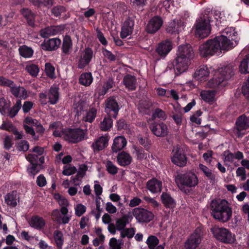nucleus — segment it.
Returning <instances> with one entry per match:
<instances>
[{
	"mask_svg": "<svg viewBox=\"0 0 249 249\" xmlns=\"http://www.w3.org/2000/svg\"><path fill=\"white\" fill-rule=\"evenodd\" d=\"M231 42L224 35L216 36L213 39L207 40L199 47V52L202 57L213 55L221 50H228L233 47Z\"/></svg>",
	"mask_w": 249,
	"mask_h": 249,
	"instance_id": "obj_1",
	"label": "nucleus"
},
{
	"mask_svg": "<svg viewBox=\"0 0 249 249\" xmlns=\"http://www.w3.org/2000/svg\"><path fill=\"white\" fill-rule=\"evenodd\" d=\"M210 210L214 219L223 223L228 221L232 216V209L225 199L213 200L210 204Z\"/></svg>",
	"mask_w": 249,
	"mask_h": 249,
	"instance_id": "obj_2",
	"label": "nucleus"
},
{
	"mask_svg": "<svg viewBox=\"0 0 249 249\" xmlns=\"http://www.w3.org/2000/svg\"><path fill=\"white\" fill-rule=\"evenodd\" d=\"M175 180L179 190L185 194H188L190 190L194 188L198 184V177L191 171L178 174L175 176Z\"/></svg>",
	"mask_w": 249,
	"mask_h": 249,
	"instance_id": "obj_3",
	"label": "nucleus"
},
{
	"mask_svg": "<svg viewBox=\"0 0 249 249\" xmlns=\"http://www.w3.org/2000/svg\"><path fill=\"white\" fill-rule=\"evenodd\" d=\"M210 22L209 17H199L196 19L194 26L196 37L203 39L210 35L212 30Z\"/></svg>",
	"mask_w": 249,
	"mask_h": 249,
	"instance_id": "obj_4",
	"label": "nucleus"
},
{
	"mask_svg": "<svg viewBox=\"0 0 249 249\" xmlns=\"http://www.w3.org/2000/svg\"><path fill=\"white\" fill-rule=\"evenodd\" d=\"M214 237L218 241L225 244H232L236 240L235 236L229 230L225 228L214 226L211 228Z\"/></svg>",
	"mask_w": 249,
	"mask_h": 249,
	"instance_id": "obj_5",
	"label": "nucleus"
},
{
	"mask_svg": "<svg viewBox=\"0 0 249 249\" xmlns=\"http://www.w3.org/2000/svg\"><path fill=\"white\" fill-rule=\"evenodd\" d=\"M203 233L200 228H196L187 238L184 243L186 249H196L202 240Z\"/></svg>",
	"mask_w": 249,
	"mask_h": 249,
	"instance_id": "obj_6",
	"label": "nucleus"
},
{
	"mask_svg": "<svg viewBox=\"0 0 249 249\" xmlns=\"http://www.w3.org/2000/svg\"><path fill=\"white\" fill-rule=\"evenodd\" d=\"M87 130L80 128L70 129L65 133L64 138L67 141L75 143L82 141L87 134Z\"/></svg>",
	"mask_w": 249,
	"mask_h": 249,
	"instance_id": "obj_7",
	"label": "nucleus"
},
{
	"mask_svg": "<svg viewBox=\"0 0 249 249\" xmlns=\"http://www.w3.org/2000/svg\"><path fill=\"white\" fill-rule=\"evenodd\" d=\"M249 128V117L245 115L239 116L236 120L233 133L237 137H241L245 131Z\"/></svg>",
	"mask_w": 249,
	"mask_h": 249,
	"instance_id": "obj_8",
	"label": "nucleus"
},
{
	"mask_svg": "<svg viewBox=\"0 0 249 249\" xmlns=\"http://www.w3.org/2000/svg\"><path fill=\"white\" fill-rule=\"evenodd\" d=\"M132 214L138 222L142 223L149 222L154 218L152 212L140 207L134 208L132 211Z\"/></svg>",
	"mask_w": 249,
	"mask_h": 249,
	"instance_id": "obj_9",
	"label": "nucleus"
},
{
	"mask_svg": "<svg viewBox=\"0 0 249 249\" xmlns=\"http://www.w3.org/2000/svg\"><path fill=\"white\" fill-rule=\"evenodd\" d=\"M177 8L171 0H165L159 3L156 9V14L162 15H173L175 14Z\"/></svg>",
	"mask_w": 249,
	"mask_h": 249,
	"instance_id": "obj_10",
	"label": "nucleus"
},
{
	"mask_svg": "<svg viewBox=\"0 0 249 249\" xmlns=\"http://www.w3.org/2000/svg\"><path fill=\"white\" fill-rule=\"evenodd\" d=\"M171 157L172 162L179 167H183L187 163V158L183 150L180 147L174 148Z\"/></svg>",
	"mask_w": 249,
	"mask_h": 249,
	"instance_id": "obj_11",
	"label": "nucleus"
},
{
	"mask_svg": "<svg viewBox=\"0 0 249 249\" xmlns=\"http://www.w3.org/2000/svg\"><path fill=\"white\" fill-rule=\"evenodd\" d=\"M191 63V59L177 55L175 60L174 68L176 75L185 72Z\"/></svg>",
	"mask_w": 249,
	"mask_h": 249,
	"instance_id": "obj_12",
	"label": "nucleus"
},
{
	"mask_svg": "<svg viewBox=\"0 0 249 249\" xmlns=\"http://www.w3.org/2000/svg\"><path fill=\"white\" fill-rule=\"evenodd\" d=\"M163 22L160 17H153L148 21L145 30L149 34H154L160 30Z\"/></svg>",
	"mask_w": 249,
	"mask_h": 249,
	"instance_id": "obj_13",
	"label": "nucleus"
},
{
	"mask_svg": "<svg viewBox=\"0 0 249 249\" xmlns=\"http://www.w3.org/2000/svg\"><path fill=\"white\" fill-rule=\"evenodd\" d=\"M134 25V17H128L124 21L122 27L120 36L122 38H124L130 36L132 33Z\"/></svg>",
	"mask_w": 249,
	"mask_h": 249,
	"instance_id": "obj_14",
	"label": "nucleus"
},
{
	"mask_svg": "<svg viewBox=\"0 0 249 249\" xmlns=\"http://www.w3.org/2000/svg\"><path fill=\"white\" fill-rule=\"evenodd\" d=\"M152 132L156 136L163 137L168 134L166 125L163 123L160 124L153 123L149 126Z\"/></svg>",
	"mask_w": 249,
	"mask_h": 249,
	"instance_id": "obj_15",
	"label": "nucleus"
},
{
	"mask_svg": "<svg viewBox=\"0 0 249 249\" xmlns=\"http://www.w3.org/2000/svg\"><path fill=\"white\" fill-rule=\"evenodd\" d=\"M106 107L105 112L108 114L112 111L114 113L112 117L116 118L119 110V105L116 100L113 97L109 98L106 101Z\"/></svg>",
	"mask_w": 249,
	"mask_h": 249,
	"instance_id": "obj_16",
	"label": "nucleus"
},
{
	"mask_svg": "<svg viewBox=\"0 0 249 249\" xmlns=\"http://www.w3.org/2000/svg\"><path fill=\"white\" fill-rule=\"evenodd\" d=\"M185 22L183 19H175L170 22L166 28V31L170 33H178L183 28Z\"/></svg>",
	"mask_w": 249,
	"mask_h": 249,
	"instance_id": "obj_17",
	"label": "nucleus"
},
{
	"mask_svg": "<svg viewBox=\"0 0 249 249\" xmlns=\"http://www.w3.org/2000/svg\"><path fill=\"white\" fill-rule=\"evenodd\" d=\"M93 55V51L91 49L87 48L85 49L84 53L79 60L78 67L80 69L84 68L90 61Z\"/></svg>",
	"mask_w": 249,
	"mask_h": 249,
	"instance_id": "obj_18",
	"label": "nucleus"
},
{
	"mask_svg": "<svg viewBox=\"0 0 249 249\" xmlns=\"http://www.w3.org/2000/svg\"><path fill=\"white\" fill-rule=\"evenodd\" d=\"M177 55L191 59L194 56L192 47L189 44L179 46Z\"/></svg>",
	"mask_w": 249,
	"mask_h": 249,
	"instance_id": "obj_19",
	"label": "nucleus"
},
{
	"mask_svg": "<svg viewBox=\"0 0 249 249\" xmlns=\"http://www.w3.org/2000/svg\"><path fill=\"white\" fill-rule=\"evenodd\" d=\"M162 183L161 181L153 178L148 180L146 183V187L151 193H157L161 191Z\"/></svg>",
	"mask_w": 249,
	"mask_h": 249,
	"instance_id": "obj_20",
	"label": "nucleus"
},
{
	"mask_svg": "<svg viewBox=\"0 0 249 249\" xmlns=\"http://www.w3.org/2000/svg\"><path fill=\"white\" fill-rule=\"evenodd\" d=\"M28 223L31 227L37 230L43 229L46 224L45 220L38 215L32 216Z\"/></svg>",
	"mask_w": 249,
	"mask_h": 249,
	"instance_id": "obj_21",
	"label": "nucleus"
},
{
	"mask_svg": "<svg viewBox=\"0 0 249 249\" xmlns=\"http://www.w3.org/2000/svg\"><path fill=\"white\" fill-rule=\"evenodd\" d=\"M89 106L87 103L83 101H79L73 105V112L75 113V116L78 118L83 114L89 109Z\"/></svg>",
	"mask_w": 249,
	"mask_h": 249,
	"instance_id": "obj_22",
	"label": "nucleus"
},
{
	"mask_svg": "<svg viewBox=\"0 0 249 249\" xmlns=\"http://www.w3.org/2000/svg\"><path fill=\"white\" fill-rule=\"evenodd\" d=\"M172 49L171 43L169 40H166L160 43L156 49L157 53L161 56H165Z\"/></svg>",
	"mask_w": 249,
	"mask_h": 249,
	"instance_id": "obj_23",
	"label": "nucleus"
},
{
	"mask_svg": "<svg viewBox=\"0 0 249 249\" xmlns=\"http://www.w3.org/2000/svg\"><path fill=\"white\" fill-rule=\"evenodd\" d=\"M108 141L107 136H102L97 139L91 145L94 151H99L107 146Z\"/></svg>",
	"mask_w": 249,
	"mask_h": 249,
	"instance_id": "obj_24",
	"label": "nucleus"
},
{
	"mask_svg": "<svg viewBox=\"0 0 249 249\" xmlns=\"http://www.w3.org/2000/svg\"><path fill=\"white\" fill-rule=\"evenodd\" d=\"M61 43L60 39L57 38L50 39L41 44L42 49L52 51L57 49Z\"/></svg>",
	"mask_w": 249,
	"mask_h": 249,
	"instance_id": "obj_25",
	"label": "nucleus"
},
{
	"mask_svg": "<svg viewBox=\"0 0 249 249\" xmlns=\"http://www.w3.org/2000/svg\"><path fill=\"white\" fill-rule=\"evenodd\" d=\"M234 68L231 64H229L225 67L219 69L218 74L221 75V78L227 80L230 78L234 74Z\"/></svg>",
	"mask_w": 249,
	"mask_h": 249,
	"instance_id": "obj_26",
	"label": "nucleus"
},
{
	"mask_svg": "<svg viewBox=\"0 0 249 249\" xmlns=\"http://www.w3.org/2000/svg\"><path fill=\"white\" fill-rule=\"evenodd\" d=\"M210 74V71L206 66H201L196 70L194 77L198 80H206Z\"/></svg>",
	"mask_w": 249,
	"mask_h": 249,
	"instance_id": "obj_27",
	"label": "nucleus"
},
{
	"mask_svg": "<svg viewBox=\"0 0 249 249\" xmlns=\"http://www.w3.org/2000/svg\"><path fill=\"white\" fill-rule=\"evenodd\" d=\"M127 142L124 137L118 136L116 137L112 145V150L113 152L117 153L121 150L126 144Z\"/></svg>",
	"mask_w": 249,
	"mask_h": 249,
	"instance_id": "obj_28",
	"label": "nucleus"
},
{
	"mask_svg": "<svg viewBox=\"0 0 249 249\" xmlns=\"http://www.w3.org/2000/svg\"><path fill=\"white\" fill-rule=\"evenodd\" d=\"M119 164L122 166H125L130 164L132 161V157L125 152L120 153L117 157Z\"/></svg>",
	"mask_w": 249,
	"mask_h": 249,
	"instance_id": "obj_29",
	"label": "nucleus"
},
{
	"mask_svg": "<svg viewBox=\"0 0 249 249\" xmlns=\"http://www.w3.org/2000/svg\"><path fill=\"white\" fill-rule=\"evenodd\" d=\"M137 80L135 76L127 74L124 76L123 83L125 87L129 90H134L136 88Z\"/></svg>",
	"mask_w": 249,
	"mask_h": 249,
	"instance_id": "obj_30",
	"label": "nucleus"
},
{
	"mask_svg": "<svg viewBox=\"0 0 249 249\" xmlns=\"http://www.w3.org/2000/svg\"><path fill=\"white\" fill-rule=\"evenodd\" d=\"M97 109L95 107H91L82 116L81 120L85 122L92 123L96 117Z\"/></svg>",
	"mask_w": 249,
	"mask_h": 249,
	"instance_id": "obj_31",
	"label": "nucleus"
},
{
	"mask_svg": "<svg viewBox=\"0 0 249 249\" xmlns=\"http://www.w3.org/2000/svg\"><path fill=\"white\" fill-rule=\"evenodd\" d=\"M18 199V193L16 191H13L8 193L5 196V203L9 206L11 207H15L17 205V201Z\"/></svg>",
	"mask_w": 249,
	"mask_h": 249,
	"instance_id": "obj_32",
	"label": "nucleus"
},
{
	"mask_svg": "<svg viewBox=\"0 0 249 249\" xmlns=\"http://www.w3.org/2000/svg\"><path fill=\"white\" fill-rule=\"evenodd\" d=\"M49 102L51 104H56L58 100L59 94H58V88L56 87H52L49 90L48 94Z\"/></svg>",
	"mask_w": 249,
	"mask_h": 249,
	"instance_id": "obj_33",
	"label": "nucleus"
},
{
	"mask_svg": "<svg viewBox=\"0 0 249 249\" xmlns=\"http://www.w3.org/2000/svg\"><path fill=\"white\" fill-rule=\"evenodd\" d=\"M152 103L149 101H141L139 105L138 109L142 114H149L151 111Z\"/></svg>",
	"mask_w": 249,
	"mask_h": 249,
	"instance_id": "obj_34",
	"label": "nucleus"
},
{
	"mask_svg": "<svg viewBox=\"0 0 249 249\" xmlns=\"http://www.w3.org/2000/svg\"><path fill=\"white\" fill-rule=\"evenodd\" d=\"M72 43L71 37L69 36H65L64 37L62 43V52L66 54H69L72 49Z\"/></svg>",
	"mask_w": 249,
	"mask_h": 249,
	"instance_id": "obj_35",
	"label": "nucleus"
},
{
	"mask_svg": "<svg viewBox=\"0 0 249 249\" xmlns=\"http://www.w3.org/2000/svg\"><path fill=\"white\" fill-rule=\"evenodd\" d=\"M215 92L214 90H203L200 92L201 98L208 103L213 102L215 99Z\"/></svg>",
	"mask_w": 249,
	"mask_h": 249,
	"instance_id": "obj_36",
	"label": "nucleus"
},
{
	"mask_svg": "<svg viewBox=\"0 0 249 249\" xmlns=\"http://www.w3.org/2000/svg\"><path fill=\"white\" fill-rule=\"evenodd\" d=\"M162 202L166 207L172 208L175 205V202L171 196L167 194L163 193L161 196Z\"/></svg>",
	"mask_w": 249,
	"mask_h": 249,
	"instance_id": "obj_37",
	"label": "nucleus"
},
{
	"mask_svg": "<svg viewBox=\"0 0 249 249\" xmlns=\"http://www.w3.org/2000/svg\"><path fill=\"white\" fill-rule=\"evenodd\" d=\"M79 80L81 84L85 86H89L93 80L91 73L90 72L82 73L80 75Z\"/></svg>",
	"mask_w": 249,
	"mask_h": 249,
	"instance_id": "obj_38",
	"label": "nucleus"
},
{
	"mask_svg": "<svg viewBox=\"0 0 249 249\" xmlns=\"http://www.w3.org/2000/svg\"><path fill=\"white\" fill-rule=\"evenodd\" d=\"M55 198L57 199L58 203L60 206H61L60 210L61 213L63 215L67 214L68 210L67 206L68 205V201L59 195L55 196Z\"/></svg>",
	"mask_w": 249,
	"mask_h": 249,
	"instance_id": "obj_39",
	"label": "nucleus"
},
{
	"mask_svg": "<svg viewBox=\"0 0 249 249\" xmlns=\"http://www.w3.org/2000/svg\"><path fill=\"white\" fill-rule=\"evenodd\" d=\"M112 126V121L110 116H107L104 117L103 121L100 124V128L102 131H107Z\"/></svg>",
	"mask_w": 249,
	"mask_h": 249,
	"instance_id": "obj_40",
	"label": "nucleus"
},
{
	"mask_svg": "<svg viewBox=\"0 0 249 249\" xmlns=\"http://www.w3.org/2000/svg\"><path fill=\"white\" fill-rule=\"evenodd\" d=\"M18 51L20 55L24 58L31 57L33 54V50L26 45H22L19 47Z\"/></svg>",
	"mask_w": 249,
	"mask_h": 249,
	"instance_id": "obj_41",
	"label": "nucleus"
},
{
	"mask_svg": "<svg viewBox=\"0 0 249 249\" xmlns=\"http://www.w3.org/2000/svg\"><path fill=\"white\" fill-rule=\"evenodd\" d=\"M53 237L57 247L61 249L64 242V237L62 232L56 230L53 232Z\"/></svg>",
	"mask_w": 249,
	"mask_h": 249,
	"instance_id": "obj_42",
	"label": "nucleus"
},
{
	"mask_svg": "<svg viewBox=\"0 0 249 249\" xmlns=\"http://www.w3.org/2000/svg\"><path fill=\"white\" fill-rule=\"evenodd\" d=\"M57 33V30H56L55 27H47L40 30V36L43 38H47L51 36L55 35Z\"/></svg>",
	"mask_w": 249,
	"mask_h": 249,
	"instance_id": "obj_43",
	"label": "nucleus"
},
{
	"mask_svg": "<svg viewBox=\"0 0 249 249\" xmlns=\"http://www.w3.org/2000/svg\"><path fill=\"white\" fill-rule=\"evenodd\" d=\"M130 217L128 215H124L116 221V226L117 229L119 231L123 230L126 225L129 223V219Z\"/></svg>",
	"mask_w": 249,
	"mask_h": 249,
	"instance_id": "obj_44",
	"label": "nucleus"
},
{
	"mask_svg": "<svg viewBox=\"0 0 249 249\" xmlns=\"http://www.w3.org/2000/svg\"><path fill=\"white\" fill-rule=\"evenodd\" d=\"M104 163L107 171L109 174L112 175H115L118 173V168L111 161L107 160L106 161L104 162Z\"/></svg>",
	"mask_w": 249,
	"mask_h": 249,
	"instance_id": "obj_45",
	"label": "nucleus"
},
{
	"mask_svg": "<svg viewBox=\"0 0 249 249\" xmlns=\"http://www.w3.org/2000/svg\"><path fill=\"white\" fill-rule=\"evenodd\" d=\"M239 70L242 73H249V55L247 56L246 57L241 61Z\"/></svg>",
	"mask_w": 249,
	"mask_h": 249,
	"instance_id": "obj_46",
	"label": "nucleus"
},
{
	"mask_svg": "<svg viewBox=\"0 0 249 249\" xmlns=\"http://www.w3.org/2000/svg\"><path fill=\"white\" fill-rule=\"evenodd\" d=\"M22 107L21 101L20 100H18L16 104L11 108L9 112L8 115L11 118L14 117L18 113V111Z\"/></svg>",
	"mask_w": 249,
	"mask_h": 249,
	"instance_id": "obj_47",
	"label": "nucleus"
},
{
	"mask_svg": "<svg viewBox=\"0 0 249 249\" xmlns=\"http://www.w3.org/2000/svg\"><path fill=\"white\" fill-rule=\"evenodd\" d=\"M223 79L219 77V75L217 74L215 75V77L212 79L210 80L208 83L207 86L209 88H215L219 86L223 81Z\"/></svg>",
	"mask_w": 249,
	"mask_h": 249,
	"instance_id": "obj_48",
	"label": "nucleus"
},
{
	"mask_svg": "<svg viewBox=\"0 0 249 249\" xmlns=\"http://www.w3.org/2000/svg\"><path fill=\"white\" fill-rule=\"evenodd\" d=\"M149 249H154L159 244V240L154 235L149 236L146 242Z\"/></svg>",
	"mask_w": 249,
	"mask_h": 249,
	"instance_id": "obj_49",
	"label": "nucleus"
},
{
	"mask_svg": "<svg viewBox=\"0 0 249 249\" xmlns=\"http://www.w3.org/2000/svg\"><path fill=\"white\" fill-rule=\"evenodd\" d=\"M223 35L227 37V39H229L231 42V41L228 38L231 37V40H235V38H233L232 37L235 36H237V33L235 31V28L233 27H229L226 28L223 31Z\"/></svg>",
	"mask_w": 249,
	"mask_h": 249,
	"instance_id": "obj_50",
	"label": "nucleus"
},
{
	"mask_svg": "<svg viewBox=\"0 0 249 249\" xmlns=\"http://www.w3.org/2000/svg\"><path fill=\"white\" fill-rule=\"evenodd\" d=\"M25 69L27 72L33 77H36L39 71L38 67L33 64L27 65L26 66Z\"/></svg>",
	"mask_w": 249,
	"mask_h": 249,
	"instance_id": "obj_51",
	"label": "nucleus"
},
{
	"mask_svg": "<svg viewBox=\"0 0 249 249\" xmlns=\"http://www.w3.org/2000/svg\"><path fill=\"white\" fill-rule=\"evenodd\" d=\"M199 166L200 169L209 179L212 180H214L215 175L212 173L211 170L202 164H200Z\"/></svg>",
	"mask_w": 249,
	"mask_h": 249,
	"instance_id": "obj_52",
	"label": "nucleus"
},
{
	"mask_svg": "<svg viewBox=\"0 0 249 249\" xmlns=\"http://www.w3.org/2000/svg\"><path fill=\"white\" fill-rule=\"evenodd\" d=\"M135 234V230L133 228H129L123 229L121 231V237L124 238L125 237L128 238H132Z\"/></svg>",
	"mask_w": 249,
	"mask_h": 249,
	"instance_id": "obj_53",
	"label": "nucleus"
},
{
	"mask_svg": "<svg viewBox=\"0 0 249 249\" xmlns=\"http://www.w3.org/2000/svg\"><path fill=\"white\" fill-rule=\"evenodd\" d=\"M10 105L4 98H0V112L2 114H5Z\"/></svg>",
	"mask_w": 249,
	"mask_h": 249,
	"instance_id": "obj_54",
	"label": "nucleus"
},
{
	"mask_svg": "<svg viewBox=\"0 0 249 249\" xmlns=\"http://www.w3.org/2000/svg\"><path fill=\"white\" fill-rule=\"evenodd\" d=\"M17 148L19 151L25 152L29 149V144L27 141H21L17 144Z\"/></svg>",
	"mask_w": 249,
	"mask_h": 249,
	"instance_id": "obj_55",
	"label": "nucleus"
},
{
	"mask_svg": "<svg viewBox=\"0 0 249 249\" xmlns=\"http://www.w3.org/2000/svg\"><path fill=\"white\" fill-rule=\"evenodd\" d=\"M23 126H24V128L26 131V132L28 134H30L31 135H32L33 138L35 140H38V139H39V136L38 135H36L35 133V130H34V129L27 125V124H24L23 125Z\"/></svg>",
	"mask_w": 249,
	"mask_h": 249,
	"instance_id": "obj_56",
	"label": "nucleus"
},
{
	"mask_svg": "<svg viewBox=\"0 0 249 249\" xmlns=\"http://www.w3.org/2000/svg\"><path fill=\"white\" fill-rule=\"evenodd\" d=\"M76 169L74 166H66L62 172V174L65 176H70L75 174Z\"/></svg>",
	"mask_w": 249,
	"mask_h": 249,
	"instance_id": "obj_57",
	"label": "nucleus"
},
{
	"mask_svg": "<svg viewBox=\"0 0 249 249\" xmlns=\"http://www.w3.org/2000/svg\"><path fill=\"white\" fill-rule=\"evenodd\" d=\"M152 117L153 120L155 119L156 118L164 120L166 119V115L164 111H163L161 109L157 108L155 110V111L153 114Z\"/></svg>",
	"mask_w": 249,
	"mask_h": 249,
	"instance_id": "obj_58",
	"label": "nucleus"
},
{
	"mask_svg": "<svg viewBox=\"0 0 249 249\" xmlns=\"http://www.w3.org/2000/svg\"><path fill=\"white\" fill-rule=\"evenodd\" d=\"M45 71L47 76L51 78L53 77L54 68L50 63L46 64Z\"/></svg>",
	"mask_w": 249,
	"mask_h": 249,
	"instance_id": "obj_59",
	"label": "nucleus"
},
{
	"mask_svg": "<svg viewBox=\"0 0 249 249\" xmlns=\"http://www.w3.org/2000/svg\"><path fill=\"white\" fill-rule=\"evenodd\" d=\"M66 10V8L63 6H57L53 8L52 12L54 16H59L63 14Z\"/></svg>",
	"mask_w": 249,
	"mask_h": 249,
	"instance_id": "obj_60",
	"label": "nucleus"
},
{
	"mask_svg": "<svg viewBox=\"0 0 249 249\" xmlns=\"http://www.w3.org/2000/svg\"><path fill=\"white\" fill-rule=\"evenodd\" d=\"M14 81L3 76H0V86L3 87H11Z\"/></svg>",
	"mask_w": 249,
	"mask_h": 249,
	"instance_id": "obj_61",
	"label": "nucleus"
},
{
	"mask_svg": "<svg viewBox=\"0 0 249 249\" xmlns=\"http://www.w3.org/2000/svg\"><path fill=\"white\" fill-rule=\"evenodd\" d=\"M20 86H17L16 85V84L14 83V82H13V85L11 86V87H9V88H10V91L12 93V94L16 97H18L19 96V92H20Z\"/></svg>",
	"mask_w": 249,
	"mask_h": 249,
	"instance_id": "obj_62",
	"label": "nucleus"
},
{
	"mask_svg": "<svg viewBox=\"0 0 249 249\" xmlns=\"http://www.w3.org/2000/svg\"><path fill=\"white\" fill-rule=\"evenodd\" d=\"M134 153L135 154L137 158L140 160H142L145 158V155L144 151L142 148H139L136 146L134 147Z\"/></svg>",
	"mask_w": 249,
	"mask_h": 249,
	"instance_id": "obj_63",
	"label": "nucleus"
},
{
	"mask_svg": "<svg viewBox=\"0 0 249 249\" xmlns=\"http://www.w3.org/2000/svg\"><path fill=\"white\" fill-rule=\"evenodd\" d=\"M223 156L225 157L224 162H232L234 159V155L232 153L230 152L229 151H226L223 153Z\"/></svg>",
	"mask_w": 249,
	"mask_h": 249,
	"instance_id": "obj_64",
	"label": "nucleus"
}]
</instances>
